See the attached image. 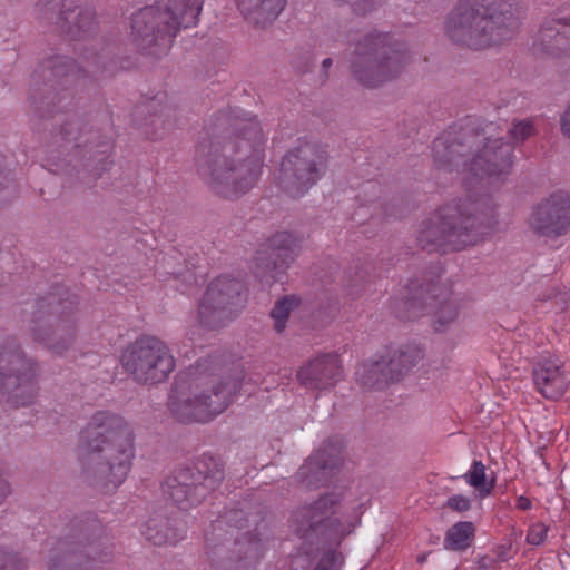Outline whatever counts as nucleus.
<instances>
[{
    "label": "nucleus",
    "mask_w": 570,
    "mask_h": 570,
    "mask_svg": "<svg viewBox=\"0 0 570 570\" xmlns=\"http://www.w3.org/2000/svg\"><path fill=\"white\" fill-rule=\"evenodd\" d=\"M383 358L363 363L356 371L357 382L365 389L381 390L393 383Z\"/></svg>",
    "instance_id": "33"
},
{
    "label": "nucleus",
    "mask_w": 570,
    "mask_h": 570,
    "mask_svg": "<svg viewBox=\"0 0 570 570\" xmlns=\"http://www.w3.org/2000/svg\"><path fill=\"white\" fill-rule=\"evenodd\" d=\"M67 0H38L37 9L42 19H51L56 16V21L63 16Z\"/></svg>",
    "instance_id": "38"
},
{
    "label": "nucleus",
    "mask_w": 570,
    "mask_h": 570,
    "mask_svg": "<svg viewBox=\"0 0 570 570\" xmlns=\"http://www.w3.org/2000/svg\"><path fill=\"white\" fill-rule=\"evenodd\" d=\"M476 124L472 120L459 128H452L433 142L432 156L436 169L461 173L468 176L474 146L483 138L475 135Z\"/></svg>",
    "instance_id": "16"
},
{
    "label": "nucleus",
    "mask_w": 570,
    "mask_h": 570,
    "mask_svg": "<svg viewBox=\"0 0 570 570\" xmlns=\"http://www.w3.org/2000/svg\"><path fill=\"white\" fill-rule=\"evenodd\" d=\"M517 507L522 511H527L531 508V501L529 498L520 495L517 500Z\"/></svg>",
    "instance_id": "45"
},
{
    "label": "nucleus",
    "mask_w": 570,
    "mask_h": 570,
    "mask_svg": "<svg viewBox=\"0 0 570 570\" xmlns=\"http://www.w3.org/2000/svg\"><path fill=\"white\" fill-rule=\"evenodd\" d=\"M142 534L155 546L175 544L183 539V534L178 533L163 514L150 517L145 524Z\"/></svg>",
    "instance_id": "32"
},
{
    "label": "nucleus",
    "mask_w": 570,
    "mask_h": 570,
    "mask_svg": "<svg viewBox=\"0 0 570 570\" xmlns=\"http://www.w3.org/2000/svg\"><path fill=\"white\" fill-rule=\"evenodd\" d=\"M491 559L487 556H483L478 561V570H488L490 567Z\"/></svg>",
    "instance_id": "46"
},
{
    "label": "nucleus",
    "mask_w": 570,
    "mask_h": 570,
    "mask_svg": "<svg viewBox=\"0 0 570 570\" xmlns=\"http://www.w3.org/2000/svg\"><path fill=\"white\" fill-rule=\"evenodd\" d=\"M301 238L291 232H277L257 250L255 273L266 283H273L291 266L301 250Z\"/></svg>",
    "instance_id": "18"
},
{
    "label": "nucleus",
    "mask_w": 570,
    "mask_h": 570,
    "mask_svg": "<svg viewBox=\"0 0 570 570\" xmlns=\"http://www.w3.org/2000/svg\"><path fill=\"white\" fill-rule=\"evenodd\" d=\"M39 370L13 340L0 345V391L13 406L32 404L38 395Z\"/></svg>",
    "instance_id": "11"
},
{
    "label": "nucleus",
    "mask_w": 570,
    "mask_h": 570,
    "mask_svg": "<svg viewBox=\"0 0 570 570\" xmlns=\"http://www.w3.org/2000/svg\"><path fill=\"white\" fill-rule=\"evenodd\" d=\"M109 59L101 55L85 58L82 65L66 56H52L45 62V68L55 78L80 80L87 78L97 79L111 75L109 72Z\"/></svg>",
    "instance_id": "22"
},
{
    "label": "nucleus",
    "mask_w": 570,
    "mask_h": 570,
    "mask_svg": "<svg viewBox=\"0 0 570 570\" xmlns=\"http://www.w3.org/2000/svg\"><path fill=\"white\" fill-rule=\"evenodd\" d=\"M56 24L71 38H85L97 30L96 10L89 0H67Z\"/></svg>",
    "instance_id": "24"
},
{
    "label": "nucleus",
    "mask_w": 570,
    "mask_h": 570,
    "mask_svg": "<svg viewBox=\"0 0 570 570\" xmlns=\"http://www.w3.org/2000/svg\"><path fill=\"white\" fill-rule=\"evenodd\" d=\"M394 308L402 318H414L425 313H433L434 330L443 332L454 323L459 307L451 298V289L441 283L440 277L422 276L411 279L402 287L400 296L394 299Z\"/></svg>",
    "instance_id": "8"
},
{
    "label": "nucleus",
    "mask_w": 570,
    "mask_h": 570,
    "mask_svg": "<svg viewBox=\"0 0 570 570\" xmlns=\"http://www.w3.org/2000/svg\"><path fill=\"white\" fill-rule=\"evenodd\" d=\"M341 459L338 446L321 448L299 468L297 479L306 488L320 487L327 481L330 472L341 462Z\"/></svg>",
    "instance_id": "25"
},
{
    "label": "nucleus",
    "mask_w": 570,
    "mask_h": 570,
    "mask_svg": "<svg viewBox=\"0 0 570 570\" xmlns=\"http://www.w3.org/2000/svg\"><path fill=\"white\" fill-rule=\"evenodd\" d=\"M474 533L475 528L472 522H456L445 533L444 548L452 551H464L471 546Z\"/></svg>",
    "instance_id": "34"
},
{
    "label": "nucleus",
    "mask_w": 570,
    "mask_h": 570,
    "mask_svg": "<svg viewBox=\"0 0 570 570\" xmlns=\"http://www.w3.org/2000/svg\"><path fill=\"white\" fill-rule=\"evenodd\" d=\"M298 304L299 299L294 295L284 296L276 302L275 306L271 311V316L274 320V328L276 332L281 333L284 331L289 313L297 307Z\"/></svg>",
    "instance_id": "36"
},
{
    "label": "nucleus",
    "mask_w": 570,
    "mask_h": 570,
    "mask_svg": "<svg viewBox=\"0 0 570 570\" xmlns=\"http://www.w3.org/2000/svg\"><path fill=\"white\" fill-rule=\"evenodd\" d=\"M548 528L543 523H535L530 527L527 534V542L532 546L541 544L547 535Z\"/></svg>",
    "instance_id": "41"
},
{
    "label": "nucleus",
    "mask_w": 570,
    "mask_h": 570,
    "mask_svg": "<svg viewBox=\"0 0 570 570\" xmlns=\"http://www.w3.org/2000/svg\"><path fill=\"white\" fill-rule=\"evenodd\" d=\"M528 226L541 237L558 238L570 229V195L563 191L551 194L533 207Z\"/></svg>",
    "instance_id": "19"
},
{
    "label": "nucleus",
    "mask_w": 570,
    "mask_h": 570,
    "mask_svg": "<svg viewBox=\"0 0 570 570\" xmlns=\"http://www.w3.org/2000/svg\"><path fill=\"white\" fill-rule=\"evenodd\" d=\"M177 35L159 4L147 6L131 17V41L148 56L160 58L167 55Z\"/></svg>",
    "instance_id": "15"
},
{
    "label": "nucleus",
    "mask_w": 570,
    "mask_h": 570,
    "mask_svg": "<svg viewBox=\"0 0 570 570\" xmlns=\"http://www.w3.org/2000/svg\"><path fill=\"white\" fill-rule=\"evenodd\" d=\"M63 135L68 141H73L78 148H85L94 158L104 160L110 149V141L101 138L98 132L82 126L79 121H71L66 124L62 129Z\"/></svg>",
    "instance_id": "26"
},
{
    "label": "nucleus",
    "mask_w": 570,
    "mask_h": 570,
    "mask_svg": "<svg viewBox=\"0 0 570 570\" xmlns=\"http://www.w3.org/2000/svg\"><path fill=\"white\" fill-rule=\"evenodd\" d=\"M497 125L488 122L484 126L476 124L475 135L483 139L474 146L471 155L468 176L491 177L508 175L513 164V146L503 141V138H492Z\"/></svg>",
    "instance_id": "17"
},
{
    "label": "nucleus",
    "mask_w": 570,
    "mask_h": 570,
    "mask_svg": "<svg viewBox=\"0 0 570 570\" xmlns=\"http://www.w3.org/2000/svg\"><path fill=\"white\" fill-rule=\"evenodd\" d=\"M343 562V554L331 550L322 556L314 570H340Z\"/></svg>",
    "instance_id": "39"
},
{
    "label": "nucleus",
    "mask_w": 570,
    "mask_h": 570,
    "mask_svg": "<svg viewBox=\"0 0 570 570\" xmlns=\"http://www.w3.org/2000/svg\"><path fill=\"white\" fill-rule=\"evenodd\" d=\"M265 141L256 119L243 120L232 130L204 139L196 150L198 175L216 195L237 198L261 176Z\"/></svg>",
    "instance_id": "1"
},
{
    "label": "nucleus",
    "mask_w": 570,
    "mask_h": 570,
    "mask_svg": "<svg viewBox=\"0 0 570 570\" xmlns=\"http://www.w3.org/2000/svg\"><path fill=\"white\" fill-rule=\"evenodd\" d=\"M111 554V550L108 547L89 544L83 552L73 551L55 558L49 570H83L90 563L109 561Z\"/></svg>",
    "instance_id": "29"
},
{
    "label": "nucleus",
    "mask_w": 570,
    "mask_h": 570,
    "mask_svg": "<svg viewBox=\"0 0 570 570\" xmlns=\"http://www.w3.org/2000/svg\"><path fill=\"white\" fill-rule=\"evenodd\" d=\"M340 497L333 493L322 495L312 504L297 510L294 514V529L301 537L311 532L326 535L338 543L361 522L362 504L338 510Z\"/></svg>",
    "instance_id": "9"
},
{
    "label": "nucleus",
    "mask_w": 570,
    "mask_h": 570,
    "mask_svg": "<svg viewBox=\"0 0 570 570\" xmlns=\"http://www.w3.org/2000/svg\"><path fill=\"white\" fill-rule=\"evenodd\" d=\"M225 478L223 464L210 456L177 470L164 484V493L180 509L188 510L219 487Z\"/></svg>",
    "instance_id": "10"
},
{
    "label": "nucleus",
    "mask_w": 570,
    "mask_h": 570,
    "mask_svg": "<svg viewBox=\"0 0 570 570\" xmlns=\"http://www.w3.org/2000/svg\"><path fill=\"white\" fill-rule=\"evenodd\" d=\"M560 131L567 138H570V102L560 116Z\"/></svg>",
    "instance_id": "43"
},
{
    "label": "nucleus",
    "mask_w": 570,
    "mask_h": 570,
    "mask_svg": "<svg viewBox=\"0 0 570 570\" xmlns=\"http://www.w3.org/2000/svg\"><path fill=\"white\" fill-rule=\"evenodd\" d=\"M327 151L317 144L303 142L288 150L281 161L277 181L292 197L304 195L327 168Z\"/></svg>",
    "instance_id": "13"
},
{
    "label": "nucleus",
    "mask_w": 570,
    "mask_h": 570,
    "mask_svg": "<svg viewBox=\"0 0 570 570\" xmlns=\"http://www.w3.org/2000/svg\"><path fill=\"white\" fill-rule=\"evenodd\" d=\"M462 478L478 490L482 498L489 495L493 489V481H487L485 465L481 461H473L471 469Z\"/></svg>",
    "instance_id": "35"
},
{
    "label": "nucleus",
    "mask_w": 570,
    "mask_h": 570,
    "mask_svg": "<svg viewBox=\"0 0 570 570\" xmlns=\"http://www.w3.org/2000/svg\"><path fill=\"white\" fill-rule=\"evenodd\" d=\"M446 505L458 512H465L471 508V501L468 497L462 494H454L446 501Z\"/></svg>",
    "instance_id": "42"
},
{
    "label": "nucleus",
    "mask_w": 570,
    "mask_h": 570,
    "mask_svg": "<svg viewBox=\"0 0 570 570\" xmlns=\"http://www.w3.org/2000/svg\"><path fill=\"white\" fill-rule=\"evenodd\" d=\"M387 365V372L393 382L400 381L411 368L416 366L423 358V352L417 346H402L386 356H382Z\"/></svg>",
    "instance_id": "31"
},
{
    "label": "nucleus",
    "mask_w": 570,
    "mask_h": 570,
    "mask_svg": "<svg viewBox=\"0 0 570 570\" xmlns=\"http://www.w3.org/2000/svg\"><path fill=\"white\" fill-rule=\"evenodd\" d=\"M245 302V285L239 279L223 275L207 286L197 309L202 326L215 330L232 321Z\"/></svg>",
    "instance_id": "14"
},
{
    "label": "nucleus",
    "mask_w": 570,
    "mask_h": 570,
    "mask_svg": "<svg viewBox=\"0 0 570 570\" xmlns=\"http://www.w3.org/2000/svg\"><path fill=\"white\" fill-rule=\"evenodd\" d=\"M498 224L497 205L491 198L461 199L431 214L422 223L416 240L429 252L444 247L462 250L483 242Z\"/></svg>",
    "instance_id": "4"
},
{
    "label": "nucleus",
    "mask_w": 570,
    "mask_h": 570,
    "mask_svg": "<svg viewBox=\"0 0 570 570\" xmlns=\"http://www.w3.org/2000/svg\"><path fill=\"white\" fill-rule=\"evenodd\" d=\"M498 559L499 561H504L507 559L504 550L498 553Z\"/></svg>",
    "instance_id": "48"
},
{
    "label": "nucleus",
    "mask_w": 570,
    "mask_h": 570,
    "mask_svg": "<svg viewBox=\"0 0 570 570\" xmlns=\"http://www.w3.org/2000/svg\"><path fill=\"white\" fill-rule=\"evenodd\" d=\"M10 493V487H9V483L7 482V480H4L1 475H0V504L2 503V501L8 497V494Z\"/></svg>",
    "instance_id": "44"
},
{
    "label": "nucleus",
    "mask_w": 570,
    "mask_h": 570,
    "mask_svg": "<svg viewBox=\"0 0 570 570\" xmlns=\"http://www.w3.org/2000/svg\"><path fill=\"white\" fill-rule=\"evenodd\" d=\"M296 377L299 384L307 390H331L343 377L340 356L335 353L317 354L298 367Z\"/></svg>",
    "instance_id": "21"
},
{
    "label": "nucleus",
    "mask_w": 570,
    "mask_h": 570,
    "mask_svg": "<svg viewBox=\"0 0 570 570\" xmlns=\"http://www.w3.org/2000/svg\"><path fill=\"white\" fill-rule=\"evenodd\" d=\"M170 108L163 106L157 99H151L135 108L134 116L139 127H151L150 132L155 138L163 137L167 131L174 128V124L168 119Z\"/></svg>",
    "instance_id": "28"
},
{
    "label": "nucleus",
    "mask_w": 570,
    "mask_h": 570,
    "mask_svg": "<svg viewBox=\"0 0 570 570\" xmlns=\"http://www.w3.org/2000/svg\"><path fill=\"white\" fill-rule=\"evenodd\" d=\"M23 560L17 554L9 553L0 548V570H24Z\"/></svg>",
    "instance_id": "40"
},
{
    "label": "nucleus",
    "mask_w": 570,
    "mask_h": 570,
    "mask_svg": "<svg viewBox=\"0 0 570 570\" xmlns=\"http://www.w3.org/2000/svg\"><path fill=\"white\" fill-rule=\"evenodd\" d=\"M204 0H167L165 3H158L159 8L168 17L179 32L181 28L196 26L203 9Z\"/></svg>",
    "instance_id": "30"
},
{
    "label": "nucleus",
    "mask_w": 570,
    "mask_h": 570,
    "mask_svg": "<svg viewBox=\"0 0 570 570\" xmlns=\"http://www.w3.org/2000/svg\"><path fill=\"white\" fill-rule=\"evenodd\" d=\"M409 62L410 52L404 42L373 30L352 45L348 69L361 86L374 89L399 78Z\"/></svg>",
    "instance_id": "6"
},
{
    "label": "nucleus",
    "mask_w": 570,
    "mask_h": 570,
    "mask_svg": "<svg viewBox=\"0 0 570 570\" xmlns=\"http://www.w3.org/2000/svg\"><path fill=\"white\" fill-rule=\"evenodd\" d=\"M332 65H333V60H332L331 58H326V59H324V60H323V62H322V67H323L324 69L330 68Z\"/></svg>",
    "instance_id": "47"
},
{
    "label": "nucleus",
    "mask_w": 570,
    "mask_h": 570,
    "mask_svg": "<svg viewBox=\"0 0 570 570\" xmlns=\"http://www.w3.org/2000/svg\"><path fill=\"white\" fill-rule=\"evenodd\" d=\"M77 303L57 293L39 298L31 312L28 331L31 338L53 354L63 355L77 338Z\"/></svg>",
    "instance_id": "7"
},
{
    "label": "nucleus",
    "mask_w": 570,
    "mask_h": 570,
    "mask_svg": "<svg viewBox=\"0 0 570 570\" xmlns=\"http://www.w3.org/2000/svg\"><path fill=\"white\" fill-rule=\"evenodd\" d=\"M237 9L250 24L266 27L277 19L287 0H235Z\"/></svg>",
    "instance_id": "27"
},
{
    "label": "nucleus",
    "mask_w": 570,
    "mask_h": 570,
    "mask_svg": "<svg viewBox=\"0 0 570 570\" xmlns=\"http://www.w3.org/2000/svg\"><path fill=\"white\" fill-rule=\"evenodd\" d=\"M532 48L539 57L560 58L570 55V4L544 20Z\"/></svg>",
    "instance_id": "20"
},
{
    "label": "nucleus",
    "mask_w": 570,
    "mask_h": 570,
    "mask_svg": "<svg viewBox=\"0 0 570 570\" xmlns=\"http://www.w3.org/2000/svg\"><path fill=\"white\" fill-rule=\"evenodd\" d=\"M533 382L544 397L558 400L568 389L570 374L563 370L559 358L542 357L533 366Z\"/></svg>",
    "instance_id": "23"
},
{
    "label": "nucleus",
    "mask_w": 570,
    "mask_h": 570,
    "mask_svg": "<svg viewBox=\"0 0 570 570\" xmlns=\"http://www.w3.org/2000/svg\"><path fill=\"white\" fill-rule=\"evenodd\" d=\"M126 373L138 384L155 385L165 382L176 366L169 346L157 336L141 335L121 354Z\"/></svg>",
    "instance_id": "12"
},
{
    "label": "nucleus",
    "mask_w": 570,
    "mask_h": 570,
    "mask_svg": "<svg viewBox=\"0 0 570 570\" xmlns=\"http://www.w3.org/2000/svg\"><path fill=\"white\" fill-rule=\"evenodd\" d=\"M508 134L515 144L525 141L528 138L535 135L533 119L524 118L513 121L512 126L508 130Z\"/></svg>",
    "instance_id": "37"
},
{
    "label": "nucleus",
    "mask_w": 570,
    "mask_h": 570,
    "mask_svg": "<svg viewBox=\"0 0 570 570\" xmlns=\"http://www.w3.org/2000/svg\"><path fill=\"white\" fill-rule=\"evenodd\" d=\"M244 376L239 363L227 366L213 357L199 360L177 384L169 410L184 423L208 422L229 406Z\"/></svg>",
    "instance_id": "2"
},
{
    "label": "nucleus",
    "mask_w": 570,
    "mask_h": 570,
    "mask_svg": "<svg viewBox=\"0 0 570 570\" xmlns=\"http://www.w3.org/2000/svg\"><path fill=\"white\" fill-rule=\"evenodd\" d=\"M520 0H459L444 22L446 37L473 49L510 39L519 28Z\"/></svg>",
    "instance_id": "5"
},
{
    "label": "nucleus",
    "mask_w": 570,
    "mask_h": 570,
    "mask_svg": "<svg viewBox=\"0 0 570 570\" xmlns=\"http://www.w3.org/2000/svg\"><path fill=\"white\" fill-rule=\"evenodd\" d=\"M135 456L134 433L119 415L96 412L82 432L79 458L88 480L116 489L127 478Z\"/></svg>",
    "instance_id": "3"
}]
</instances>
